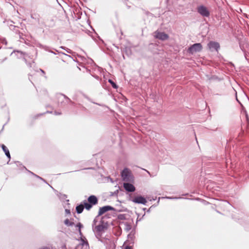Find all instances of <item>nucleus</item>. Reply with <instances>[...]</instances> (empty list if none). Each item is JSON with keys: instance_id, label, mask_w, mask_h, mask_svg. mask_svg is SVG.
Returning <instances> with one entry per match:
<instances>
[{"instance_id": "25", "label": "nucleus", "mask_w": 249, "mask_h": 249, "mask_svg": "<svg viewBox=\"0 0 249 249\" xmlns=\"http://www.w3.org/2000/svg\"><path fill=\"white\" fill-rule=\"evenodd\" d=\"M145 170L148 173V174L149 175H150L151 176L150 173V172L149 171H148L147 170Z\"/></svg>"}, {"instance_id": "9", "label": "nucleus", "mask_w": 249, "mask_h": 249, "mask_svg": "<svg viewBox=\"0 0 249 249\" xmlns=\"http://www.w3.org/2000/svg\"><path fill=\"white\" fill-rule=\"evenodd\" d=\"M132 201L135 203L142 204L143 205H145L147 203L146 199L142 196L135 197L132 200Z\"/></svg>"}, {"instance_id": "3", "label": "nucleus", "mask_w": 249, "mask_h": 249, "mask_svg": "<svg viewBox=\"0 0 249 249\" xmlns=\"http://www.w3.org/2000/svg\"><path fill=\"white\" fill-rule=\"evenodd\" d=\"M121 176L123 180L124 181H131L133 180V177L131 174V171L127 168H125L121 172Z\"/></svg>"}, {"instance_id": "15", "label": "nucleus", "mask_w": 249, "mask_h": 249, "mask_svg": "<svg viewBox=\"0 0 249 249\" xmlns=\"http://www.w3.org/2000/svg\"><path fill=\"white\" fill-rule=\"evenodd\" d=\"M2 148L3 151L5 152L6 156L8 158H10V154L8 148L4 144L2 145Z\"/></svg>"}, {"instance_id": "18", "label": "nucleus", "mask_w": 249, "mask_h": 249, "mask_svg": "<svg viewBox=\"0 0 249 249\" xmlns=\"http://www.w3.org/2000/svg\"><path fill=\"white\" fill-rule=\"evenodd\" d=\"M76 227H78L79 228V233L81 234L82 233H81V228H82L83 227V225L82 224H81L80 223H78L77 225H76Z\"/></svg>"}, {"instance_id": "19", "label": "nucleus", "mask_w": 249, "mask_h": 249, "mask_svg": "<svg viewBox=\"0 0 249 249\" xmlns=\"http://www.w3.org/2000/svg\"><path fill=\"white\" fill-rule=\"evenodd\" d=\"M65 212H66V213H67V214H70V213H71L70 210H68V209H66V210H65Z\"/></svg>"}, {"instance_id": "24", "label": "nucleus", "mask_w": 249, "mask_h": 249, "mask_svg": "<svg viewBox=\"0 0 249 249\" xmlns=\"http://www.w3.org/2000/svg\"><path fill=\"white\" fill-rule=\"evenodd\" d=\"M40 71H41V72H42V73H45V72H44V71L43 70H41V69H40Z\"/></svg>"}, {"instance_id": "5", "label": "nucleus", "mask_w": 249, "mask_h": 249, "mask_svg": "<svg viewBox=\"0 0 249 249\" xmlns=\"http://www.w3.org/2000/svg\"><path fill=\"white\" fill-rule=\"evenodd\" d=\"M202 49V46L200 43H195L189 48L188 52L193 54L195 53L200 52Z\"/></svg>"}, {"instance_id": "2", "label": "nucleus", "mask_w": 249, "mask_h": 249, "mask_svg": "<svg viewBox=\"0 0 249 249\" xmlns=\"http://www.w3.org/2000/svg\"><path fill=\"white\" fill-rule=\"evenodd\" d=\"M56 98L58 104L61 106H64L68 103H71L72 105L74 104L70 98L64 94L61 93L57 94L56 95Z\"/></svg>"}, {"instance_id": "23", "label": "nucleus", "mask_w": 249, "mask_h": 249, "mask_svg": "<svg viewBox=\"0 0 249 249\" xmlns=\"http://www.w3.org/2000/svg\"><path fill=\"white\" fill-rule=\"evenodd\" d=\"M54 114H55V115H59V114H60V113H58V112H54Z\"/></svg>"}, {"instance_id": "4", "label": "nucleus", "mask_w": 249, "mask_h": 249, "mask_svg": "<svg viewBox=\"0 0 249 249\" xmlns=\"http://www.w3.org/2000/svg\"><path fill=\"white\" fill-rule=\"evenodd\" d=\"M197 12L203 17H209L210 15L208 8L204 5H200L197 8Z\"/></svg>"}, {"instance_id": "6", "label": "nucleus", "mask_w": 249, "mask_h": 249, "mask_svg": "<svg viewBox=\"0 0 249 249\" xmlns=\"http://www.w3.org/2000/svg\"><path fill=\"white\" fill-rule=\"evenodd\" d=\"M154 36L155 38L162 41L166 40L169 38V36L167 34L158 31H156L154 33Z\"/></svg>"}, {"instance_id": "20", "label": "nucleus", "mask_w": 249, "mask_h": 249, "mask_svg": "<svg viewBox=\"0 0 249 249\" xmlns=\"http://www.w3.org/2000/svg\"><path fill=\"white\" fill-rule=\"evenodd\" d=\"M31 173L32 174L34 175L35 176H36L37 178H40V179H42V178H41L39 177V176H37V175H35L33 173L31 172Z\"/></svg>"}, {"instance_id": "12", "label": "nucleus", "mask_w": 249, "mask_h": 249, "mask_svg": "<svg viewBox=\"0 0 249 249\" xmlns=\"http://www.w3.org/2000/svg\"><path fill=\"white\" fill-rule=\"evenodd\" d=\"M88 201L92 205H95L98 203V199L97 197L94 195L89 196L88 198Z\"/></svg>"}, {"instance_id": "14", "label": "nucleus", "mask_w": 249, "mask_h": 249, "mask_svg": "<svg viewBox=\"0 0 249 249\" xmlns=\"http://www.w3.org/2000/svg\"><path fill=\"white\" fill-rule=\"evenodd\" d=\"M84 205H83V204H82L77 206L76 207V212L78 213H82L84 210Z\"/></svg>"}, {"instance_id": "17", "label": "nucleus", "mask_w": 249, "mask_h": 249, "mask_svg": "<svg viewBox=\"0 0 249 249\" xmlns=\"http://www.w3.org/2000/svg\"><path fill=\"white\" fill-rule=\"evenodd\" d=\"M108 82L111 84L113 88L117 89L118 88L117 85L112 80L109 79Z\"/></svg>"}, {"instance_id": "13", "label": "nucleus", "mask_w": 249, "mask_h": 249, "mask_svg": "<svg viewBox=\"0 0 249 249\" xmlns=\"http://www.w3.org/2000/svg\"><path fill=\"white\" fill-rule=\"evenodd\" d=\"M83 205H84V207L86 208V210H89L91 209V208L92 207V206L93 205H92L91 204H90V203H89V202H87L86 200H85L84 202H83Z\"/></svg>"}, {"instance_id": "8", "label": "nucleus", "mask_w": 249, "mask_h": 249, "mask_svg": "<svg viewBox=\"0 0 249 249\" xmlns=\"http://www.w3.org/2000/svg\"><path fill=\"white\" fill-rule=\"evenodd\" d=\"M208 46L209 49L211 51H217L218 49L220 47V45L218 43L214 42V41H210L208 44Z\"/></svg>"}, {"instance_id": "1", "label": "nucleus", "mask_w": 249, "mask_h": 249, "mask_svg": "<svg viewBox=\"0 0 249 249\" xmlns=\"http://www.w3.org/2000/svg\"><path fill=\"white\" fill-rule=\"evenodd\" d=\"M97 222L96 218L94 219L93 223L92 224V230L94 232L99 233L104 231L105 229L107 228V223H104L101 221V223H100L98 225H96V222Z\"/></svg>"}, {"instance_id": "21", "label": "nucleus", "mask_w": 249, "mask_h": 249, "mask_svg": "<svg viewBox=\"0 0 249 249\" xmlns=\"http://www.w3.org/2000/svg\"><path fill=\"white\" fill-rule=\"evenodd\" d=\"M125 249H132V248L131 247L127 246L125 248Z\"/></svg>"}, {"instance_id": "11", "label": "nucleus", "mask_w": 249, "mask_h": 249, "mask_svg": "<svg viewBox=\"0 0 249 249\" xmlns=\"http://www.w3.org/2000/svg\"><path fill=\"white\" fill-rule=\"evenodd\" d=\"M124 188L125 189L126 191L129 192H133L135 191V187L134 186L129 183H124L123 184Z\"/></svg>"}, {"instance_id": "22", "label": "nucleus", "mask_w": 249, "mask_h": 249, "mask_svg": "<svg viewBox=\"0 0 249 249\" xmlns=\"http://www.w3.org/2000/svg\"><path fill=\"white\" fill-rule=\"evenodd\" d=\"M31 18H32L33 19H36V18H35V17H34L33 15H31Z\"/></svg>"}, {"instance_id": "7", "label": "nucleus", "mask_w": 249, "mask_h": 249, "mask_svg": "<svg viewBox=\"0 0 249 249\" xmlns=\"http://www.w3.org/2000/svg\"><path fill=\"white\" fill-rule=\"evenodd\" d=\"M114 208L110 206H105L102 207L100 208L99 212H98V216L102 215L106 212L110 211V210H114Z\"/></svg>"}, {"instance_id": "16", "label": "nucleus", "mask_w": 249, "mask_h": 249, "mask_svg": "<svg viewBox=\"0 0 249 249\" xmlns=\"http://www.w3.org/2000/svg\"><path fill=\"white\" fill-rule=\"evenodd\" d=\"M64 223L66 225H67V226H72L73 225V222H71L70 221V220L68 219H66L65 221H64Z\"/></svg>"}, {"instance_id": "10", "label": "nucleus", "mask_w": 249, "mask_h": 249, "mask_svg": "<svg viewBox=\"0 0 249 249\" xmlns=\"http://www.w3.org/2000/svg\"><path fill=\"white\" fill-rule=\"evenodd\" d=\"M82 243L76 246L75 249H89V245L87 241L83 239L81 240Z\"/></svg>"}]
</instances>
